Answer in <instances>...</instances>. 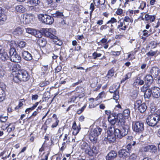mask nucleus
I'll list each match as a JSON object with an SVG mask.
<instances>
[{
	"instance_id": "19",
	"label": "nucleus",
	"mask_w": 160,
	"mask_h": 160,
	"mask_svg": "<svg viewBox=\"0 0 160 160\" xmlns=\"http://www.w3.org/2000/svg\"><path fill=\"white\" fill-rule=\"evenodd\" d=\"M117 155L116 152L112 150L106 156V158L109 160L114 159Z\"/></svg>"
},
{
	"instance_id": "59",
	"label": "nucleus",
	"mask_w": 160,
	"mask_h": 160,
	"mask_svg": "<svg viewBox=\"0 0 160 160\" xmlns=\"http://www.w3.org/2000/svg\"><path fill=\"white\" fill-rule=\"evenodd\" d=\"M66 147V144L65 141L63 142L62 144V146L60 148L61 151H63Z\"/></svg>"
},
{
	"instance_id": "33",
	"label": "nucleus",
	"mask_w": 160,
	"mask_h": 160,
	"mask_svg": "<svg viewBox=\"0 0 160 160\" xmlns=\"http://www.w3.org/2000/svg\"><path fill=\"white\" fill-rule=\"evenodd\" d=\"M52 17L57 18H62L63 17V15L62 13L59 11H56L55 13L52 14Z\"/></svg>"
},
{
	"instance_id": "32",
	"label": "nucleus",
	"mask_w": 160,
	"mask_h": 160,
	"mask_svg": "<svg viewBox=\"0 0 160 160\" xmlns=\"http://www.w3.org/2000/svg\"><path fill=\"white\" fill-rule=\"evenodd\" d=\"M152 145H149L144 147H143L141 149L142 152H151V149L152 148Z\"/></svg>"
},
{
	"instance_id": "50",
	"label": "nucleus",
	"mask_w": 160,
	"mask_h": 160,
	"mask_svg": "<svg viewBox=\"0 0 160 160\" xmlns=\"http://www.w3.org/2000/svg\"><path fill=\"white\" fill-rule=\"evenodd\" d=\"M123 22H132L133 21V20L131 18H130L129 17H124L123 20Z\"/></svg>"
},
{
	"instance_id": "61",
	"label": "nucleus",
	"mask_w": 160,
	"mask_h": 160,
	"mask_svg": "<svg viewBox=\"0 0 160 160\" xmlns=\"http://www.w3.org/2000/svg\"><path fill=\"white\" fill-rule=\"evenodd\" d=\"M146 6V3L145 2H142L141 3L140 7L142 10H143Z\"/></svg>"
},
{
	"instance_id": "30",
	"label": "nucleus",
	"mask_w": 160,
	"mask_h": 160,
	"mask_svg": "<svg viewBox=\"0 0 160 160\" xmlns=\"http://www.w3.org/2000/svg\"><path fill=\"white\" fill-rule=\"evenodd\" d=\"M155 19L154 15H150L148 14H146L145 16V20L146 21L149 20L151 22H153Z\"/></svg>"
},
{
	"instance_id": "45",
	"label": "nucleus",
	"mask_w": 160,
	"mask_h": 160,
	"mask_svg": "<svg viewBox=\"0 0 160 160\" xmlns=\"http://www.w3.org/2000/svg\"><path fill=\"white\" fill-rule=\"evenodd\" d=\"M118 20L116 19L114 17H112L111 18L110 20L108 21L107 22L106 24H108L109 23H111L113 24L115 23H116L117 22Z\"/></svg>"
},
{
	"instance_id": "18",
	"label": "nucleus",
	"mask_w": 160,
	"mask_h": 160,
	"mask_svg": "<svg viewBox=\"0 0 160 160\" xmlns=\"http://www.w3.org/2000/svg\"><path fill=\"white\" fill-rule=\"evenodd\" d=\"M22 56L23 58L27 61H30L32 58L31 54L27 51H23Z\"/></svg>"
},
{
	"instance_id": "6",
	"label": "nucleus",
	"mask_w": 160,
	"mask_h": 160,
	"mask_svg": "<svg viewBox=\"0 0 160 160\" xmlns=\"http://www.w3.org/2000/svg\"><path fill=\"white\" fill-rule=\"evenodd\" d=\"M132 129L135 132L141 133L144 130V123L140 121H136L133 122L132 124Z\"/></svg>"
},
{
	"instance_id": "43",
	"label": "nucleus",
	"mask_w": 160,
	"mask_h": 160,
	"mask_svg": "<svg viewBox=\"0 0 160 160\" xmlns=\"http://www.w3.org/2000/svg\"><path fill=\"white\" fill-rule=\"evenodd\" d=\"M142 101L141 100H138L135 102L134 103V107L135 108H138L140 106V105H141Z\"/></svg>"
},
{
	"instance_id": "1",
	"label": "nucleus",
	"mask_w": 160,
	"mask_h": 160,
	"mask_svg": "<svg viewBox=\"0 0 160 160\" xmlns=\"http://www.w3.org/2000/svg\"><path fill=\"white\" fill-rule=\"evenodd\" d=\"M13 80L16 82L19 81H27L29 78V77L27 72L23 69L18 70L15 72L14 75H13Z\"/></svg>"
},
{
	"instance_id": "47",
	"label": "nucleus",
	"mask_w": 160,
	"mask_h": 160,
	"mask_svg": "<svg viewBox=\"0 0 160 160\" xmlns=\"http://www.w3.org/2000/svg\"><path fill=\"white\" fill-rule=\"evenodd\" d=\"M157 152V149L156 147L154 145H152L151 152L156 153Z\"/></svg>"
},
{
	"instance_id": "54",
	"label": "nucleus",
	"mask_w": 160,
	"mask_h": 160,
	"mask_svg": "<svg viewBox=\"0 0 160 160\" xmlns=\"http://www.w3.org/2000/svg\"><path fill=\"white\" fill-rule=\"evenodd\" d=\"M123 13V10L121 8H118L116 11V13L118 15H121Z\"/></svg>"
},
{
	"instance_id": "4",
	"label": "nucleus",
	"mask_w": 160,
	"mask_h": 160,
	"mask_svg": "<svg viewBox=\"0 0 160 160\" xmlns=\"http://www.w3.org/2000/svg\"><path fill=\"white\" fill-rule=\"evenodd\" d=\"M102 131V129L99 127H97L92 129L89 134V138L90 140L92 142H96Z\"/></svg>"
},
{
	"instance_id": "51",
	"label": "nucleus",
	"mask_w": 160,
	"mask_h": 160,
	"mask_svg": "<svg viewBox=\"0 0 160 160\" xmlns=\"http://www.w3.org/2000/svg\"><path fill=\"white\" fill-rule=\"evenodd\" d=\"M36 37L41 38L42 37V34L39 31H37L36 30V32L34 34H33Z\"/></svg>"
},
{
	"instance_id": "22",
	"label": "nucleus",
	"mask_w": 160,
	"mask_h": 160,
	"mask_svg": "<svg viewBox=\"0 0 160 160\" xmlns=\"http://www.w3.org/2000/svg\"><path fill=\"white\" fill-rule=\"evenodd\" d=\"M152 75H146L145 78L144 80L145 83L148 84L149 85L151 84L153 81V78Z\"/></svg>"
},
{
	"instance_id": "38",
	"label": "nucleus",
	"mask_w": 160,
	"mask_h": 160,
	"mask_svg": "<svg viewBox=\"0 0 160 160\" xmlns=\"http://www.w3.org/2000/svg\"><path fill=\"white\" fill-rule=\"evenodd\" d=\"M26 32L28 33H30L32 35L34 34L36 32V30L31 28H27L25 29Z\"/></svg>"
},
{
	"instance_id": "24",
	"label": "nucleus",
	"mask_w": 160,
	"mask_h": 160,
	"mask_svg": "<svg viewBox=\"0 0 160 160\" xmlns=\"http://www.w3.org/2000/svg\"><path fill=\"white\" fill-rule=\"evenodd\" d=\"M7 17L4 13V11L1 7H0V20L5 21L7 19Z\"/></svg>"
},
{
	"instance_id": "14",
	"label": "nucleus",
	"mask_w": 160,
	"mask_h": 160,
	"mask_svg": "<svg viewBox=\"0 0 160 160\" xmlns=\"http://www.w3.org/2000/svg\"><path fill=\"white\" fill-rule=\"evenodd\" d=\"M130 155L129 152L126 149H122L118 152V155L120 158H126Z\"/></svg>"
},
{
	"instance_id": "12",
	"label": "nucleus",
	"mask_w": 160,
	"mask_h": 160,
	"mask_svg": "<svg viewBox=\"0 0 160 160\" xmlns=\"http://www.w3.org/2000/svg\"><path fill=\"white\" fill-rule=\"evenodd\" d=\"M117 115V117L121 119V121H122V118L123 116L125 117H128L130 116V111L128 109H126L123 111L122 114L119 113Z\"/></svg>"
},
{
	"instance_id": "39",
	"label": "nucleus",
	"mask_w": 160,
	"mask_h": 160,
	"mask_svg": "<svg viewBox=\"0 0 160 160\" xmlns=\"http://www.w3.org/2000/svg\"><path fill=\"white\" fill-rule=\"evenodd\" d=\"M114 72V70L113 68H112L108 71L107 77L108 78H110L113 76Z\"/></svg>"
},
{
	"instance_id": "37",
	"label": "nucleus",
	"mask_w": 160,
	"mask_h": 160,
	"mask_svg": "<svg viewBox=\"0 0 160 160\" xmlns=\"http://www.w3.org/2000/svg\"><path fill=\"white\" fill-rule=\"evenodd\" d=\"M134 83H136L137 84H138L140 85H142L144 84V81L139 78H138L137 79H136Z\"/></svg>"
},
{
	"instance_id": "42",
	"label": "nucleus",
	"mask_w": 160,
	"mask_h": 160,
	"mask_svg": "<svg viewBox=\"0 0 160 160\" xmlns=\"http://www.w3.org/2000/svg\"><path fill=\"white\" fill-rule=\"evenodd\" d=\"M102 54L100 53H98L97 52H95L92 54L93 58L94 59H96L97 58L100 57L101 56Z\"/></svg>"
},
{
	"instance_id": "44",
	"label": "nucleus",
	"mask_w": 160,
	"mask_h": 160,
	"mask_svg": "<svg viewBox=\"0 0 160 160\" xmlns=\"http://www.w3.org/2000/svg\"><path fill=\"white\" fill-rule=\"evenodd\" d=\"M138 95V93L136 91H134L131 93V96L133 99H136Z\"/></svg>"
},
{
	"instance_id": "17",
	"label": "nucleus",
	"mask_w": 160,
	"mask_h": 160,
	"mask_svg": "<svg viewBox=\"0 0 160 160\" xmlns=\"http://www.w3.org/2000/svg\"><path fill=\"white\" fill-rule=\"evenodd\" d=\"M160 72V70L157 67H152L150 70V73L151 75L155 78L157 77L158 75Z\"/></svg>"
},
{
	"instance_id": "41",
	"label": "nucleus",
	"mask_w": 160,
	"mask_h": 160,
	"mask_svg": "<svg viewBox=\"0 0 160 160\" xmlns=\"http://www.w3.org/2000/svg\"><path fill=\"white\" fill-rule=\"evenodd\" d=\"M81 98V97L79 96H78L77 95H76L75 96H72L71 98H70L69 100L70 101L69 102H74L76 100V99L78 98Z\"/></svg>"
},
{
	"instance_id": "11",
	"label": "nucleus",
	"mask_w": 160,
	"mask_h": 160,
	"mask_svg": "<svg viewBox=\"0 0 160 160\" xmlns=\"http://www.w3.org/2000/svg\"><path fill=\"white\" fill-rule=\"evenodd\" d=\"M80 148L84 151L85 153L89 155L91 154L92 150L89 145L84 141L81 142L80 144Z\"/></svg>"
},
{
	"instance_id": "29",
	"label": "nucleus",
	"mask_w": 160,
	"mask_h": 160,
	"mask_svg": "<svg viewBox=\"0 0 160 160\" xmlns=\"http://www.w3.org/2000/svg\"><path fill=\"white\" fill-rule=\"evenodd\" d=\"M26 16L27 21H28V24L29 23H30L32 22L33 21V20L34 19V16L32 14H26Z\"/></svg>"
},
{
	"instance_id": "20",
	"label": "nucleus",
	"mask_w": 160,
	"mask_h": 160,
	"mask_svg": "<svg viewBox=\"0 0 160 160\" xmlns=\"http://www.w3.org/2000/svg\"><path fill=\"white\" fill-rule=\"evenodd\" d=\"M10 56L8 55L7 52H4L0 53V60L5 61L8 60Z\"/></svg>"
},
{
	"instance_id": "27",
	"label": "nucleus",
	"mask_w": 160,
	"mask_h": 160,
	"mask_svg": "<svg viewBox=\"0 0 160 160\" xmlns=\"http://www.w3.org/2000/svg\"><path fill=\"white\" fill-rule=\"evenodd\" d=\"M138 108L140 112L143 113L146 111L147 108V106L145 103H143Z\"/></svg>"
},
{
	"instance_id": "10",
	"label": "nucleus",
	"mask_w": 160,
	"mask_h": 160,
	"mask_svg": "<svg viewBox=\"0 0 160 160\" xmlns=\"http://www.w3.org/2000/svg\"><path fill=\"white\" fill-rule=\"evenodd\" d=\"M119 86L115 84L111 86L109 89V91L111 93H114L113 97L114 99L117 100L119 98V91L118 89Z\"/></svg>"
},
{
	"instance_id": "62",
	"label": "nucleus",
	"mask_w": 160,
	"mask_h": 160,
	"mask_svg": "<svg viewBox=\"0 0 160 160\" xmlns=\"http://www.w3.org/2000/svg\"><path fill=\"white\" fill-rule=\"evenodd\" d=\"M34 109L35 107L32 106V107L30 108H27L25 111V112L26 113L28 112V113H29L31 111L33 110Z\"/></svg>"
},
{
	"instance_id": "8",
	"label": "nucleus",
	"mask_w": 160,
	"mask_h": 160,
	"mask_svg": "<svg viewBox=\"0 0 160 160\" xmlns=\"http://www.w3.org/2000/svg\"><path fill=\"white\" fill-rule=\"evenodd\" d=\"M117 135L116 134L114 128L111 127L107 131V138L109 142H113L116 140Z\"/></svg>"
},
{
	"instance_id": "36",
	"label": "nucleus",
	"mask_w": 160,
	"mask_h": 160,
	"mask_svg": "<svg viewBox=\"0 0 160 160\" xmlns=\"http://www.w3.org/2000/svg\"><path fill=\"white\" fill-rule=\"evenodd\" d=\"M110 116H108V120L109 122L112 125H114L115 124L116 122H122L121 121V119H118V118H117V119L111 121V118H110Z\"/></svg>"
},
{
	"instance_id": "56",
	"label": "nucleus",
	"mask_w": 160,
	"mask_h": 160,
	"mask_svg": "<svg viewBox=\"0 0 160 160\" xmlns=\"http://www.w3.org/2000/svg\"><path fill=\"white\" fill-rule=\"evenodd\" d=\"M49 83V82L48 81H44L42 82H41L39 84V86L40 87H43L45 86H46Z\"/></svg>"
},
{
	"instance_id": "40",
	"label": "nucleus",
	"mask_w": 160,
	"mask_h": 160,
	"mask_svg": "<svg viewBox=\"0 0 160 160\" xmlns=\"http://www.w3.org/2000/svg\"><path fill=\"white\" fill-rule=\"evenodd\" d=\"M46 3L48 5L50 6L53 8L56 7V6L55 5V3L53 2V0H47Z\"/></svg>"
},
{
	"instance_id": "23",
	"label": "nucleus",
	"mask_w": 160,
	"mask_h": 160,
	"mask_svg": "<svg viewBox=\"0 0 160 160\" xmlns=\"http://www.w3.org/2000/svg\"><path fill=\"white\" fill-rule=\"evenodd\" d=\"M152 88H151V89L149 88L146 90L144 93V96L145 98L149 99L151 97V95H152Z\"/></svg>"
},
{
	"instance_id": "49",
	"label": "nucleus",
	"mask_w": 160,
	"mask_h": 160,
	"mask_svg": "<svg viewBox=\"0 0 160 160\" xmlns=\"http://www.w3.org/2000/svg\"><path fill=\"white\" fill-rule=\"evenodd\" d=\"M18 45L20 48H23L26 45V42L24 41H20L18 43Z\"/></svg>"
},
{
	"instance_id": "46",
	"label": "nucleus",
	"mask_w": 160,
	"mask_h": 160,
	"mask_svg": "<svg viewBox=\"0 0 160 160\" xmlns=\"http://www.w3.org/2000/svg\"><path fill=\"white\" fill-rule=\"evenodd\" d=\"M8 127V128L7 129V131L9 132L14 130L15 128V126L14 125H11V124L9 125Z\"/></svg>"
},
{
	"instance_id": "21",
	"label": "nucleus",
	"mask_w": 160,
	"mask_h": 160,
	"mask_svg": "<svg viewBox=\"0 0 160 160\" xmlns=\"http://www.w3.org/2000/svg\"><path fill=\"white\" fill-rule=\"evenodd\" d=\"M76 90L77 93L78 94H77L78 96L80 95L82 97H83L84 96V88L81 87H77L76 88Z\"/></svg>"
},
{
	"instance_id": "55",
	"label": "nucleus",
	"mask_w": 160,
	"mask_h": 160,
	"mask_svg": "<svg viewBox=\"0 0 160 160\" xmlns=\"http://www.w3.org/2000/svg\"><path fill=\"white\" fill-rule=\"evenodd\" d=\"M143 35L144 36H146L147 37H148L151 34V33H149V31H148L146 30H144L143 31Z\"/></svg>"
},
{
	"instance_id": "9",
	"label": "nucleus",
	"mask_w": 160,
	"mask_h": 160,
	"mask_svg": "<svg viewBox=\"0 0 160 160\" xmlns=\"http://www.w3.org/2000/svg\"><path fill=\"white\" fill-rule=\"evenodd\" d=\"M10 60L13 62H19L21 61V58L16 52V50L13 49L9 51Z\"/></svg>"
},
{
	"instance_id": "26",
	"label": "nucleus",
	"mask_w": 160,
	"mask_h": 160,
	"mask_svg": "<svg viewBox=\"0 0 160 160\" xmlns=\"http://www.w3.org/2000/svg\"><path fill=\"white\" fill-rule=\"evenodd\" d=\"M20 22L21 23L26 24L28 23V21H27L26 16V14H22L19 17Z\"/></svg>"
},
{
	"instance_id": "35",
	"label": "nucleus",
	"mask_w": 160,
	"mask_h": 160,
	"mask_svg": "<svg viewBox=\"0 0 160 160\" xmlns=\"http://www.w3.org/2000/svg\"><path fill=\"white\" fill-rule=\"evenodd\" d=\"M9 45L10 47V49L9 51H10L11 50H12V49H13L14 50H16L15 48L17 47V45L15 41H11L9 44Z\"/></svg>"
},
{
	"instance_id": "52",
	"label": "nucleus",
	"mask_w": 160,
	"mask_h": 160,
	"mask_svg": "<svg viewBox=\"0 0 160 160\" xmlns=\"http://www.w3.org/2000/svg\"><path fill=\"white\" fill-rule=\"evenodd\" d=\"M23 101V99H21L19 100V103L18 106H17L15 108V109H18L19 108H20L21 106H22L23 104L22 102Z\"/></svg>"
},
{
	"instance_id": "25",
	"label": "nucleus",
	"mask_w": 160,
	"mask_h": 160,
	"mask_svg": "<svg viewBox=\"0 0 160 160\" xmlns=\"http://www.w3.org/2000/svg\"><path fill=\"white\" fill-rule=\"evenodd\" d=\"M15 10L18 12L23 13L25 12V8L22 5H18L16 7Z\"/></svg>"
},
{
	"instance_id": "64",
	"label": "nucleus",
	"mask_w": 160,
	"mask_h": 160,
	"mask_svg": "<svg viewBox=\"0 0 160 160\" xmlns=\"http://www.w3.org/2000/svg\"><path fill=\"white\" fill-rule=\"evenodd\" d=\"M48 69V65H43L42 68V71H46Z\"/></svg>"
},
{
	"instance_id": "60",
	"label": "nucleus",
	"mask_w": 160,
	"mask_h": 160,
	"mask_svg": "<svg viewBox=\"0 0 160 160\" xmlns=\"http://www.w3.org/2000/svg\"><path fill=\"white\" fill-rule=\"evenodd\" d=\"M105 3V0H98L97 2V5L96 6H98L99 4L103 5Z\"/></svg>"
},
{
	"instance_id": "34",
	"label": "nucleus",
	"mask_w": 160,
	"mask_h": 160,
	"mask_svg": "<svg viewBox=\"0 0 160 160\" xmlns=\"http://www.w3.org/2000/svg\"><path fill=\"white\" fill-rule=\"evenodd\" d=\"M39 43L40 46L44 47L47 43V41L45 39L43 38H40L39 39Z\"/></svg>"
},
{
	"instance_id": "28",
	"label": "nucleus",
	"mask_w": 160,
	"mask_h": 160,
	"mask_svg": "<svg viewBox=\"0 0 160 160\" xmlns=\"http://www.w3.org/2000/svg\"><path fill=\"white\" fill-rule=\"evenodd\" d=\"M5 96V91L2 88L0 87V102L2 101L4 99Z\"/></svg>"
},
{
	"instance_id": "13",
	"label": "nucleus",
	"mask_w": 160,
	"mask_h": 160,
	"mask_svg": "<svg viewBox=\"0 0 160 160\" xmlns=\"http://www.w3.org/2000/svg\"><path fill=\"white\" fill-rule=\"evenodd\" d=\"M152 96L155 98H158L160 97V88L157 87L152 88Z\"/></svg>"
},
{
	"instance_id": "3",
	"label": "nucleus",
	"mask_w": 160,
	"mask_h": 160,
	"mask_svg": "<svg viewBox=\"0 0 160 160\" xmlns=\"http://www.w3.org/2000/svg\"><path fill=\"white\" fill-rule=\"evenodd\" d=\"M129 128V127L128 125H124L122 126V128L120 129H114L117 137L119 138H121L126 135L128 134Z\"/></svg>"
},
{
	"instance_id": "2",
	"label": "nucleus",
	"mask_w": 160,
	"mask_h": 160,
	"mask_svg": "<svg viewBox=\"0 0 160 160\" xmlns=\"http://www.w3.org/2000/svg\"><path fill=\"white\" fill-rule=\"evenodd\" d=\"M56 32L54 29L49 28L48 30H46L45 32V36L50 38L52 42L57 45H61L62 44V42H59V39L56 36Z\"/></svg>"
},
{
	"instance_id": "7",
	"label": "nucleus",
	"mask_w": 160,
	"mask_h": 160,
	"mask_svg": "<svg viewBox=\"0 0 160 160\" xmlns=\"http://www.w3.org/2000/svg\"><path fill=\"white\" fill-rule=\"evenodd\" d=\"M146 122L148 125L153 127L156 125L159 121L154 113L147 117Z\"/></svg>"
},
{
	"instance_id": "63",
	"label": "nucleus",
	"mask_w": 160,
	"mask_h": 160,
	"mask_svg": "<svg viewBox=\"0 0 160 160\" xmlns=\"http://www.w3.org/2000/svg\"><path fill=\"white\" fill-rule=\"evenodd\" d=\"M129 159L130 160H136L137 156L135 155L132 154L130 156Z\"/></svg>"
},
{
	"instance_id": "31",
	"label": "nucleus",
	"mask_w": 160,
	"mask_h": 160,
	"mask_svg": "<svg viewBox=\"0 0 160 160\" xmlns=\"http://www.w3.org/2000/svg\"><path fill=\"white\" fill-rule=\"evenodd\" d=\"M22 29L19 28H17L14 30L13 32V34L16 35H20L22 34Z\"/></svg>"
},
{
	"instance_id": "53",
	"label": "nucleus",
	"mask_w": 160,
	"mask_h": 160,
	"mask_svg": "<svg viewBox=\"0 0 160 160\" xmlns=\"http://www.w3.org/2000/svg\"><path fill=\"white\" fill-rule=\"evenodd\" d=\"M29 1L35 6H37L40 2L39 0H30Z\"/></svg>"
},
{
	"instance_id": "57",
	"label": "nucleus",
	"mask_w": 160,
	"mask_h": 160,
	"mask_svg": "<svg viewBox=\"0 0 160 160\" xmlns=\"http://www.w3.org/2000/svg\"><path fill=\"white\" fill-rule=\"evenodd\" d=\"M8 118L7 117H4L0 116V122H5L7 121Z\"/></svg>"
},
{
	"instance_id": "16",
	"label": "nucleus",
	"mask_w": 160,
	"mask_h": 160,
	"mask_svg": "<svg viewBox=\"0 0 160 160\" xmlns=\"http://www.w3.org/2000/svg\"><path fill=\"white\" fill-rule=\"evenodd\" d=\"M119 24L117 26V28L119 31L125 30L127 28V26L125 25L124 22H121V19L119 20L118 22Z\"/></svg>"
},
{
	"instance_id": "48",
	"label": "nucleus",
	"mask_w": 160,
	"mask_h": 160,
	"mask_svg": "<svg viewBox=\"0 0 160 160\" xmlns=\"http://www.w3.org/2000/svg\"><path fill=\"white\" fill-rule=\"evenodd\" d=\"M154 113L158 121H160V109L158 110Z\"/></svg>"
},
{
	"instance_id": "58",
	"label": "nucleus",
	"mask_w": 160,
	"mask_h": 160,
	"mask_svg": "<svg viewBox=\"0 0 160 160\" xmlns=\"http://www.w3.org/2000/svg\"><path fill=\"white\" fill-rule=\"evenodd\" d=\"M55 122L53 123L51 126L52 128H54L56 127L58 125L59 120L58 119H55Z\"/></svg>"
},
{
	"instance_id": "5",
	"label": "nucleus",
	"mask_w": 160,
	"mask_h": 160,
	"mask_svg": "<svg viewBox=\"0 0 160 160\" xmlns=\"http://www.w3.org/2000/svg\"><path fill=\"white\" fill-rule=\"evenodd\" d=\"M38 17L40 21L46 24H51L54 21L53 17L47 14H39Z\"/></svg>"
},
{
	"instance_id": "15",
	"label": "nucleus",
	"mask_w": 160,
	"mask_h": 160,
	"mask_svg": "<svg viewBox=\"0 0 160 160\" xmlns=\"http://www.w3.org/2000/svg\"><path fill=\"white\" fill-rule=\"evenodd\" d=\"M81 128L80 125L79 124L77 126L76 122H74L72 127V129L73 130L72 134L74 135H77L79 132Z\"/></svg>"
}]
</instances>
